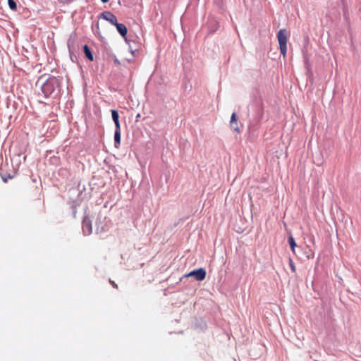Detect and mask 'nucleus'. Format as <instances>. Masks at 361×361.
<instances>
[{
    "label": "nucleus",
    "mask_w": 361,
    "mask_h": 361,
    "mask_svg": "<svg viewBox=\"0 0 361 361\" xmlns=\"http://www.w3.org/2000/svg\"><path fill=\"white\" fill-rule=\"evenodd\" d=\"M83 50H84V53H85L86 57L90 61H92L94 60V57H93V55H92V51H91L90 49L89 48V47L86 44L84 45Z\"/></svg>",
    "instance_id": "nucleus-7"
},
{
    "label": "nucleus",
    "mask_w": 361,
    "mask_h": 361,
    "mask_svg": "<svg viewBox=\"0 0 361 361\" xmlns=\"http://www.w3.org/2000/svg\"><path fill=\"white\" fill-rule=\"evenodd\" d=\"M236 122H237V116H236V114L234 112L231 115L230 123H231V126L233 128V130L235 132L239 133L240 129H239L238 126H234V124H236Z\"/></svg>",
    "instance_id": "nucleus-6"
},
{
    "label": "nucleus",
    "mask_w": 361,
    "mask_h": 361,
    "mask_svg": "<svg viewBox=\"0 0 361 361\" xmlns=\"http://www.w3.org/2000/svg\"><path fill=\"white\" fill-rule=\"evenodd\" d=\"M59 87L58 80L54 77H49L42 86V91L46 97H49L54 93L56 88Z\"/></svg>",
    "instance_id": "nucleus-1"
},
{
    "label": "nucleus",
    "mask_w": 361,
    "mask_h": 361,
    "mask_svg": "<svg viewBox=\"0 0 361 361\" xmlns=\"http://www.w3.org/2000/svg\"><path fill=\"white\" fill-rule=\"evenodd\" d=\"M277 39L279 44V49L281 54L283 55V58L286 56V51H287V32L286 30H280L277 33Z\"/></svg>",
    "instance_id": "nucleus-2"
},
{
    "label": "nucleus",
    "mask_w": 361,
    "mask_h": 361,
    "mask_svg": "<svg viewBox=\"0 0 361 361\" xmlns=\"http://www.w3.org/2000/svg\"><path fill=\"white\" fill-rule=\"evenodd\" d=\"M207 273L204 269L200 268L198 269L193 270L186 274L185 277L193 276L197 281H203L206 277Z\"/></svg>",
    "instance_id": "nucleus-3"
},
{
    "label": "nucleus",
    "mask_w": 361,
    "mask_h": 361,
    "mask_svg": "<svg viewBox=\"0 0 361 361\" xmlns=\"http://www.w3.org/2000/svg\"><path fill=\"white\" fill-rule=\"evenodd\" d=\"M4 181V182H6L7 181V179L6 178H3Z\"/></svg>",
    "instance_id": "nucleus-18"
},
{
    "label": "nucleus",
    "mask_w": 361,
    "mask_h": 361,
    "mask_svg": "<svg viewBox=\"0 0 361 361\" xmlns=\"http://www.w3.org/2000/svg\"><path fill=\"white\" fill-rule=\"evenodd\" d=\"M101 18L107 20L114 25H115L118 23L116 16L110 11H104L102 13Z\"/></svg>",
    "instance_id": "nucleus-4"
},
{
    "label": "nucleus",
    "mask_w": 361,
    "mask_h": 361,
    "mask_svg": "<svg viewBox=\"0 0 361 361\" xmlns=\"http://www.w3.org/2000/svg\"><path fill=\"white\" fill-rule=\"evenodd\" d=\"M83 228L85 231L87 230V233H92V226L90 222L84 221Z\"/></svg>",
    "instance_id": "nucleus-10"
},
{
    "label": "nucleus",
    "mask_w": 361,
    "mask_h": 361,
    "mask_svg": "<svg viewBox=\"0 0 361 361\" xmlns=\"http://www.w3.org/2000/svg\"><path fill=\"white\" fill-rule=\"evenodd\" d=\"M103 3H106L109 1V0H101Z\"/></svg>",
    "instance_id": "nucleus-17"
},
{
    "label": "nucleus",
    "mask_w": 361,
    "mask_h": 361,
    "mask_svg": "<svg viewBox=\"0 0 361 361\" xmlns=\"http://www.w3.org/2000/svg\"><path fill=\"white\" fill-rule=\"evenodd\" d=\"M110 283L112 284V286L114 287V288H118V286L117 284L114 282V281H110Z\"/></svg>",
    "instance_id": "nucleus-16"
},
{
    "label": "nucleus",
    "mask_w": 361,
    "mask_h": 361,
    "mask_svg": "<svg viewBox=\"0 0 361 361\" xmlns=\"http://www.w3.org/2000/svg\"><path fill=\"white\" fill-rule=\"evenodd\" d=\"M288 243H289V245H290V249L292 250V252L295 254V247L297 246L296 245V243L294 240V238L290 235L288 238Z\"/></svg>",
    "instance_id": "nucleus-9"
},
{
    "label": "nucleus",
    "mask_w": 361,
    "mask_h": 361,
    "mask_svg": "<svg viewBox=\"0 0 361 361\" xmlns=\"http://www.w3.org/2000/svg\"><path fill=\"white\" fill-rule=\"evenodd\" d=\"M115 126H116V130H121V126L119 121H114Z\"/></svg>",
    "instance_id": "nucleus-15"
},
{
    "label": "nucleus",
    "mask_w": 361,
    "mask_h": 361,
    "mask_svg": "<svg viewBox=\"0 0 361 361\" xmlns=\"http://www.w3.org/2000/svg\"><path fill=\"white\" fill-rule=\"evenodd\" d=\"M115 26L116 27L117 31L120 33V35L125 37L127 35L128 30L126 26L123 23H117Z\"/></svg>",
    "instance_id": "nucleus-5"
},
{
    "label": "nucleus",
    "mask_w": 361,
    "mask_h": 361,
    "mask_svg": "<svg viewBox=\"0 0 361 361\" xmlns=\"http://www.w3.org/2000/svg\"><path fill=\"white\" fill-rule=\"evenodd\" d=\"M8 4L11 10H13V11L17 10V4L14 0H8Z\"/></svg>",
    "instance_id": "nucleus-11"
},
{
    "label": "nucleus",
    "mask_w": 361,
    "mask_h": 361,
    "mask_svg": "<svg viewBox=\"0 0 361 361\" xmlns=\"http://www.w3.org/2000/svg\"><path fill=\"white\" fill-rule=\"evenodd\" d=\"M114 141L115 147L118 148L121 144V130H115Z\"/></svg>",
    "instance_id": "nucleus-8"
},
{
    "label": "nucleus",
    "mask_w": 361,
    "mask_h": 361,
    "mask_svg": "<svg viewBox=\"0 0 361 361\" xmlns=\"http://www.w3.org/2000/svg\"><path fill=\"white\" fill-rule=\"evenodd\" d=\"M289 264L292 271L295 273L296 271V267L291 259H290Z\"/></svg>",
    "instance_id": "nucleus-13"
},
{
    "label": "nucleus",
    "mask_w": 361,
    "mask_h": 361,
    "mask_svg": "<svg viewBox=\"0 0 361 361\" xmlns=\"http://www.w3.org/2000/svg\"><path fill=\"white\" fill-rule=\"evenodd\" d=\"M313 257H314V252L311 250H309L308 253L306 255V258L307 259H312Z\"/></svg>",
    "instance_id": "nucleus-14"
},
{
    "label": "nucleus",
    "mask_w": 361,
    "mask_h": 361,
    "mask_svg": "<svg viewBox=\"0 0 361 361\" xmlns=\"http://www.w3.org/2000/svg\"><path fill=\"white\" fill-rule=\"evenodd\" d=\"M111 111V116H112V119H113L114 122L119 121V116H118L117 111L113 109Z\"/></svg>",
    "instance_id": "nucleus-12"
}]
</instances>
